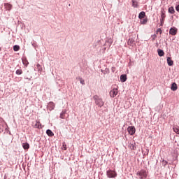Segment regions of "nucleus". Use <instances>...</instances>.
Listing matches in <instances>:
<instances>
[{
	"instance_id": "1",
	"label": "nucleus",
	"mask_w": 179,
	"mask_h": 179,
	"mask_svg": "<svg viewBox=\"0 0 179 179\" xmlns=\"http://www.w3.org/2000/svg\"><path fill=\"white\" fill-rule=\"evenodd\" d=\"M136 176L138 177L139 179H146L148 178V172L146 170L141 169L136 173Z\"/></svg>"
},
{
	"instance_id": "2",
	"label": "nucleus",
	"mask_w": 179,
	"mask_h": 179,
	"mask_svg": "<svg viewBox=\"0 0 179 179\" xmlns=\"http://www.w3.org/2000/svg\"><path fill=\"white\" fill-rule=\"evenodd\" d=\"M94 100L95 101V104L98 106V107H103L104 106V101L101 99L99 96L95 95L93 96Z\"/></svg>"
},
{
	"instance_id": "3",
	"label": "nucleus",
	"mask_w": 179,
	"mask_h": 179,
	"mask_svg": "<svg viewBox=\"0 0 179 179\" xmlns=\"http://www.w3.org/2000/svg\"><path fill=\"white\" fill-rule=\"evenodd\" d=\"M106 176L108 178H115L117 177V172L113 170H108L106 171Z\"/></svg>"
},
{
	"instance_id": "4",
	"label": "nucleus",
	"mask_w": 179,
	"mask_h": 179,
	"mask_svg": "<svg viewBox=\"0 0 179 179\" xmlns=\"http://www.w3.org/2000/svg\"><path fill=\"white\" fill-rule=\"evenodd\" d=\"M127 131H128L129 135H134L136 132L135 127H132V126L129 127L127 128Z\"/></svg>"
},
{
	"instance_id": "5",
	"label": "nucleus",
	"mask_w": 179,
	"mask_h": 179,
	"mask_svg": "<svg viewBox=\"0 0 179 179\" xmlns=\"http://www.w3.org/2000/svg\"><path fill=\"white\" fill-rule=\"evenodd\" d=\"M118 94V90L113 89L110 92V97H115Z\"/></svg>"
},
{
	"instance_id": "6",
	"label": "nucleus",
	"mask_w": 179,
	"mask_h": 179,
	"mask_svg": "<svg viewBox=\"0 0 179 179\" xmlns=\"http://www.w3.org/2000/svg\"><path fill=\"white\" fill-rule=\"evenodd\" d=\"M48 108H49V110L52 111V110H54V108H55V103H54V102H50L48 104Z\"/></svg>"
},
{
	"instance_id": "7",
	"label": "nucleus",
	"mask_w": 179,
	"mask_h": 179,
	"mask_svg": "<svg viewBox=\"0 0 179 179\" xmlns=\"http://www.w3.org/2000/svg\"><path fill=\"white\" fill-rule=\"evenodd\" d=\"M169 34H171V36H176V34H177V29L171 28L169 31Z\"/></svg>"
},
{
	"instance_id": "8",
	"label": "nucleus",
	"mask_w": 179,
	"mask_h": 179,
	"mask_svg": "<svg viewBox=\"0 0 179 179\" xmlns=\"http://www.w3.org/2000/svg\"><path fill=\"white\" fill-rule=\"evenodd\" d=\"M167 64L169 66H173L174 65V62L171 60V57H167Z\"/></svg>"
},
{
	"instance_id": "9",
	"label": "nucleus",
	"mask_w": 179,
	"mask_h": 179,
	"mask_svg": "<svg viewBox=\"0 0 179 179\" xmlns=\"http://www.w3.org/2000/svg\"><path fill=\"white\" fill-rule=\"evenodd\" d=\"M177 89H178L177 84L176 83H173L171 86V90H173V92H176Z\"/></svg>"
},
{
	"instance_id": "10",
	"label": "nucleus",
	"mask_w": 179,
	"mask_h": 179,
	"mask_svg": "<svg viewBox=\"0 0 179 179\" xmlns=\"http://www.w3.org/2000/svg\"><path fill=\"white\" fill-rule=\"evenodd\" d=\"M164 19H166V14L164 13H162L161 15V26L164 23Z\"/></svg>"
},
{
	"instance_id": "11",
	"label": "nucleus",
	"mask_w": 179,
	"mask_h": 179,
	"mask_svg": "<svg viewBox=\"0 0 179 179\" xmlns=\"http://www.w3.org/2000/svg\"><path fill=\"white\" fill-rule=\"evenodd\" d=\"M128 45L134 47L135 45V41L133 38H129L128 41Z\"/></svg>"
},
{
	"instance_id": "12",
	"label": "nucleus",
	"mask_w": 179,
	"mask_h": 179,
	"mask_svg": "<svg viewBox=\"0 0 179 179\" xmlns=\"http://www.w3.org/2000/svg\"><path fill=\"white\" fill-rule=\"evenodd\" d=\"M145 16H146V13H145V11H142L139 13L138 18L142 20L145 17Z\"/></svg>"
},
{
	"instance_id": "13",
	"label": "nucleus",
	"mask_w": 179,
	"mask_h": 179,
	"mask_svg": "<svg viewBox=\"0 0 179 179\" xmlns=\"http://www.w3.org/2000/svg\"><path fill=\"white\" fill-rule=\"evenodd\" d=\"M4 6L6 8L7 10H10V9H12V5L10 3H5Z\"/></svg>"
},
{
	"instance_id": "14",
	"label": "nucleus",
	"mask_w": 179,
	"mask_h": 179,
	"mask_svg": "<svg viewBox=\"0 0 179 179\" xmlns=\"http://www.w3.org/2000/svg\"><path fill=\"white\" fill-rule=\"evenodd\" d=\"M46 134L48 136H54V133L50 129H48Z\"/></svg>"
},
{
	"instance_id": "15",
	"label": "nucleus",
	"mask_w": 179,
	"mask_h": 179,
	"mask_svg": "<svg viewBox=\"0 0 179 179\" xmlns=\"http://www.w3.org/2000/svg\"><path fill=\"white\" fill-rule=\"evenodd\" d=\"M22 148L24 150H27V149H29V148H30V145L27 143H22Z\"/></svg>"
},
{
	"instance_id": "16",
	"label": "nucleus",
	"mask_w": 179,
	"mask_h": 179,
	"mask_svg": "<svg viewBox=\"0 0 179 179\" xmlns=\"http://www.w3.org/2000/svg\"><path fill=\"white\" fill-rule=\"evenodd\" d=\"M120 80L121 82H127V76L125 75L120 76Z\"/></svg>"
},
{
	"instance_id": "17",
	"label": "nucleus",
	"mask_w": 179,
	"mask_h": 179,
	"mask_svg": "<svg viewBox=\"0 0 179 179\" xmlns=\"http://www.w3.org/2000/svg\"><path fill=\"white\" fill-rule=\"evenodd\" d=\"M157 52L159 57H163L164 55V52L162 50L159 49Z\"/></svg>"
},
{
	"instance_id": "18",
	"label": "nucleus",
	"mask_w": 179,
	"mask_h": 179,
	"mask_svg": "<svg viewBox=\"0 0 179 179\" xmlns=\"http://www.w3.org/2000/svg\"><path fill=\"white\" fill-rule=\"evenodd\" d=\"M22 64L25 65V66H27V65H29V62L27 61V59L22 58Z\"/></svg>"
},
{
	"instance_id": "19",
	"label": "nucleus",
	"mask_w": 179,
	"mask_h": 179,
	"mask_svg": "<svg viewBox=\"0 0 179 179\" xmlns=\"http://www.w3.org/2000/svg\"><path fill=\"white\" fill-rule=\"evenodd\" d=\"M132 5H133L134 8H138V1L133 0Z\"/></svg>"
},
{
	"instance_id": "20",
	"label": "nucleus",
	"mask_w": 179,
	"mask_h": 179,
	"mask_svg": "<svg viewBox=\"0 0 179 179\" xmlns=\"http://www.w3.org/2000/svg\"><path fill=\"white\" fill-rule=\"evenodd\" d=\"M19 50H20V46L15 45L13 46V50L14 51H19Z\"/></svg>"
},
{
	"instance_id": "21",
	"label": "nucleus",
	"mask_w": 179,
	"mask_h": 179,
	"mask_svg": "<svg viewBox=\"0 0 179 179\" xmlns=\"http://www.w3.org/2000/svg\"><path fill=\"white\" fill-rule=\"evenodd\" d=\"M35 128H41V123L40 122H36Z\"/></svg>"
},
{
	"instance_id": "22",
	"label": "nucleus",
	"mask_w": 179,
	"mask_h": 179,
	"mask_svg": "<svg viewBox=\"0 0 179 179\" xmlns=\"http://www.w3.org/2000/svg\"><path fill=\"white\" fill-rule=\"evenodd\" d=\"M141 24H146V23H148V19L145 18L141 20Z\"/></svg>"
},
{
	"instance_id": "23",
	"label": "nucleus",
	"mask_w": 179,
	"mask_h": 179,
	"mask_svg": "<svg viewBox=\"0 0 179 179\" xmlns=\"http://www.w3.org/2000/svg\"><path fill=\"white\" fill-rule=\"evenodd\" d=\"M66 113V111H62L60 114V118L64 119L65 118V114Z\"/></svg>"
},
{
	"instance_id": "24",
	"label": "nucleus",
	"mask_w": 179,
	"mask_h": 179,
	"mask_svg": "<svg viewBox=\"0 0 179 179\" xmlns=\"http://www.w3.org/2000/svg\"><path fill=\"white\" fill-rule=\"evenodd\" d=\"M173 129L176 132V134H179V127H173Z\"/></svg>"
},
{
	"instance_id": "25",
	"label": "nucleus",
	"mask_w": 179,
	"mask_h": 179,
	"mask_svg": "<svg viewBox=\"0 0 179 179\" xmlns=\"http://www.w3.org/2000/svg\"><path fill=\"white\" fill-rule=\"evenodd\" d=\"M15 73L16 75H22V73H23V71H22V69H17Z\"/></svg>"
},
{
	"instance_id": "26",
	"label": "nucleus",
	"mask_w": 179,
	"mask_h": 179,
	"mask_svg": "<svg viewBox=\"0 0 179 179\" xmlns=\"http://www.w3.org/2000/svg\"><path fill=\"white\" fill-rule=\"evenodd\" d=\"M169 13H174V12H175V10H174V7H170L169 8Z\"/></svg>"
},
{
	"instance_id": "27",
	"label": "nucleus",
	"mask_w": 179,
	"mask_h": 179,
	"mask_svg": "<svg viewBox=\"0 0 179 179\" xmlns=\"http://www.w3.org/2000/svg\"><path fill=\"white\" fill-rule=\"evenodd\" d=\"M129 149H131V150H135V148H136L135 145L129 144Z\"/></svg>"
},
{
	"instance_id": "28",
	"label": "nucleus",
	"mask_w": 179,
	"mask_h": 179,
	"mask_svg": "<svg viewBox=\"0 0 179 179\" xmlns=\"http://www.w3.org/2000/svg\"><path fill=\"white\" fill-rule=\"evenodd\" d=\"M62 149L63 150H66V143H65V142H63Z\"/></svg>"
},
{
	"instance_id": "29",
	"label": "nucleus",
	"mask_w": 179,
	"mask_h": 179,
	"mask_svg": "<svg viewBox=\"0 0 179 179\" xmlns=\"http://www.w3.org/2000/svg\"><path fill=\"white\" fill-rule=\"evenodd\" d=\"M78 80H80V83L81 85H85V80H83L82 78H78Z\"/></svg>"
},
{
	"instance_id": "30",
	"label": "nucleus",
	"mask_w": 179,
	"mask_h": 179,
	"mask_svg": "<svg viewBox=\"0 0 179 179\" xmlns=\"http://www.w3.org/2000/svg\"><path fill=\"white\" fill-rule=\"evenodd\" d=\"M176 10H177V12H179V5L176 6Z\"/></svg>"
},
{
	"instance_id": "31",
	"label": "nucleus",
	"mask_w": 179,
	"mask_h": 179,
	"mask_svg": "<svg viewBox=\"0 0 179 179\" xmlns=\"http://www.w3.org/2000/svg\"><path fill=\"white\" fill-rule=\"evenodd\" d=\"M38 72H41L43 71V69L41 67L38 68Z\"/></svg>"
},
{
	"instance_id": "32",
	"label": "nucleus",
	"mask_w": 179,
	"mask_h": 179,
	"mask_svg": "<svg viewBox=\"0 0 179 179\" xmlns=\"http://www.w3.org/2000/svg\"><path fill=\"white\" fill-rule=\"evenodd\" d=\"M36 66H37V68L38 69V68H41V65H40V64H38L36 65Z\"/></svg>"
},
{
	"instance_id": "33",
	"label": "nucleus",
	"mask_w": 179,
	"mask_h": 179,
	"mask_svg": "<svg viewBox=\"0 0 179 179\" xmlns=\"http://www.w3.org/2000/svg\"><path fill=\"white\" fill-rule=\"evenodd\" d=\"M157 31H158V32L160 31V33H162V29H157Z\"/></svg>"
},
{
	"instance_id": "34",
	"label": "nucleus",
	"mask_w": 179,
	"mask_h": 179,
	"mask_svg": "<svg viewBox=\"0 0 179 179\" xmlns=\"http://www.w3.org/2000/svg\"><path fill=\"white\" fill-rule=\"evenodd\" d=\"M0 51H1V48H0Z\"/></svg>"
}]
</instances>
